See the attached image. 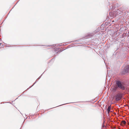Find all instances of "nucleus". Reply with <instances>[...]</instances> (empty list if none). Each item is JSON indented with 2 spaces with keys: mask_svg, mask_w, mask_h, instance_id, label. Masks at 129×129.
Here are the masks:
<instances>
[{
  "mask_svg": "<svg viewBox=\"0 0 129 129\" xmlns=\"http://www.w3.org/2000/svg\"><path fill=\"white\" fill-rule=\"evenodd\" d=\"M117 87H115L112 88V89L113 91H115L117 89Z\"/></svg>",
  "mask_w": 129,
  "mask_h": 129,
  "instance_id": "nucleus-4",
  "label": "nucleus"
},
{
  "mask_svg": "<svg viewBox=\"0 0 129 129\" xmlns=\"http://www.w3.org/2000/svg\"><path fill=\"white\" fill-rule=\"evenodd\" d=\"M126 123V121L124 120L122 121L121 123V125L122 126H123Z\"/></svg>",
  "mask_w": 129,
  "mask_h": 129,
  "instance_id": "nucleus-3",
  "label": "nucleus"
},
{
  "mask_svg": "<svg viewBox=\"0 0 129 129\" xmlns=\"http://www.w3.org/2000/svg\"><path fill=\"white\" fill-rule=\"evenodd\" d=\"M1 43H0V45H1Z\"/></svg>",
  "mask_w": 129,
  "mask_h": 129,
  "instance_id": "nucleus-7",
  "label": "nucleus"
},
{
  "mask_svg": "<svg viewBox=\"0 0 129 129\" xmlns=\"http://www.w3.org/2000/svg\"><path fill=\"white\" fill-rule=\"evenodd\" d=\"M128 109H129V107H128Z\"/></svg>",
  "mask_w": 129,
  "mask_h": 129,
  "instance_id": "nucleus-9",
  "label": "nucleus"
},
{
  "mask_svg": "<svg viewBox=\"0 0 129 129\" xmlns=\"http://www.w3.org/2000/svg\"><path fill=\"white\" fill-rule=\"evenodd\" d=\"M111 107L110 106H109L108 107L107 109V111H108V113H109L110 112V109H111Z\"/></svg>",
  "mask_w": 129,
  "mask_h": 129,
  "instance_id": "nucleus-5",
  "label": "nucleus"
},
{
  "mask_svg": "<svg viewBox=\"0 0 129 129\" xmlns=\"http://www.w3.org/2000/svg\"><path fill=\"white\" fill-rule=\"evenodd\" d=\"M122 94L121 93H117L115 96L116 100L118 101L120 100L122 97Z\"/></svg>",
  "mask_w": 129,
  "mask_h": 129,
  "instance_id": "nucleus-2",
  "label": "nucleus"
},
{
  "mask_svg": "<svg viewBox=\"0 0 129 129\" xmlns=\"http://www.w3.org/2000/svg\"><path fill=\"white\" fill-rule=\"evenodd\" d=\"M127 69L128 71H129V65H128L127 66Z\"/></svg>",
  "mask_w": 129,
  "mask_h": 129,
  "instance_id": "nucleus-6",
  "label": "nucleus"
},
{
  "mask_svg": "<svg viewBox=\"0 0 129 129\" xmlns=\"http://www.w3.org/2000/svg\"><path fill=\"white\" fill-rule=\"evenodd\" d=\"M128 33H129V31H128Z\"/></svg>",
  "mask_w": 129,
  "mask_h": 129,
  "instance_id": "nucleus-8",
  "label": "nucleus"
},
{
  "mask_svg": "<svg viewBox=\"0 0 129 129\" xmlns=\"http://www.w3.org/2000/svg\"><path fill=\"white\" fill-rule=\"evenodd\" d=\"M118 87L122 90H124L125 89L124 86L122 85L119 81H117L116 83Z\"/></svg>",
  "mask_w": 129,
  "mask_h": 129,
  "instance_id": "nucleus-1",
  "label": "nucleus"
}]
</instances>
